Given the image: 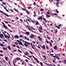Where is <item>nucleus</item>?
I'll list each match as a JSON object with an SVG mask.
<instances>
[{
	"mask_svg": "<svg viewBox=\"0 0 66 66\" xmlns=\"http://www.w3.org/2000/svg\"><path fill=\"white\" fill-rule=\"evenodd\" d=\"M0 56H3V54H0Z\"/></svg>",
	"mask_w": 66,
	"mask_h": 66,
	"instance_id": "nucleus-60",
	"label": "nucleus"
},
{
	"mask_svg": "<svg viewBox=\"0 0 66 66\" xmlns=\"http://www.w3.org/2000/svg\"><path fill=\"white\" fill-rule=\"evenodd\" d=\"M8 48L9 50H11V48H10V46H8Z\"/></svg>",
	"mask_w": 66,
	"mask_h": 66,
	"instance_id": "nucleus-17",
	"label": "nucleus"
},
{
	"mask_svg": "<svg viewBox=\"0 0 66 66\" xmlns=\"http://www.w3.org/2000/svg\"><path fill=\"white\" fill-rule=\"evenodd\" d=\"M40 11H44V9H41L40 10Z\"/></svg>",
	"mask_w": 66,
	"mask_h": 66,
	"instance_id": "nucleus-28",
	"label": "nucleus"
},
{
	"mask_svg": "<svg viewBox=\"0 0 66 66\" xmlns=\"http://www.w3.org/2000/svg\"><path fill=\"white\" fill-rule=\"evenodd\" d=\"M22 10H23V11H26V10L24 9H22Z\"/></svg>",
	"mask_w": 66,
	"mask_h": 66,
	"instance_id": "nucleus-62",
	"label": "nucleus"
},
{
	"mask_svg": "<svg viewBox=\"0 0 66 66\" xmlns=\"http://www.w3.org/2000/svg\"><path fill=\"white\" fill-rule=\"evenodd\" d=\"M26 12L27 13V14H30V13H29V11H27V10H26Z\"/></svg>",
	"mask_w": 66,
	"mask_h": 66,
	"instance_id": "nucleus-13",
	"label": "nucleus"
},
{
	"mask_svg": "<svg viewBox=\"0 0 66 66\" xmlns=\"http://www.w3.org/2000/svg\"><path fill=\"white\" fill-rule=\"evenodd\" d=\"M24 45L26 47H27V46H28V45H27L26 43L24 44Z\"/></svg>",
	"mask_w": 66,
	"mask_h": 66,
	"instance_id": "nucleus-11",
	"label": "nucleus"
},
{
	"mask_svg": "<svg viewBox=\"0 0 66 66\" xmlns=\"http://www.w3.org/2000/svg\"><path fill=\"white\" fill-rule=\"evenodd\" d=\"M20 41H19V40H17V42H19Z\"/></svg>",
	"mask_w": 66,
	"mask_h": 66,
	"instance_id": "nucleus-54",
	"label": "nucleus"
},
{
	"mask_svg": "<svg viewBox=\"0 0 66 66\" xmlns=\"http://www.w3.org/2000/svg\"><path fill=\"white\" fill-rule=\"evenodd\" d=\"M50 44L51 47H52V43H51L50 42Z\"/></svg>",
	"mask_w": 66,
	"mask_h": 66,
	"instance_id": "nucleus-16",
	"label": "nucleus"
},
{
	"mask_svg": "<svg viewBox=\"0 0 66 66\" xmlns=\"http://www.w3.org/2000/svg\"><path fill=\"white\" fill-rule=\"evenodd\" d=\"M56 61V60H53V62H54V63H55V61Z\"/></svg>",
	"mask_w": 66,
	"mask_h": 66,
	"instance_id": "nucleus-22",
	"label": "nucleus"
},
{
	"mask_svg": "<svg viewBox=\"0 0 66 66\" xmlns=\"http://www.w3.org/2000/svg\"><path fill=\"white\" fill-rule=\"evenodd\" d=\"M43 57H45V59H46V56H45V55H44L43 56Z\"/></svg>",
	"mask_w": 66,
	"mask_h": 66,
	"instance_id": "nucleus-53",
	"label": "nucleus"
},
{
	"mask_svg": "<svg viewBox=\"0 0 66 66\" xmlns=\"http://www.w3.org/2000/svg\"><path fill=\"white\" fill-rule=\"evenodd\" d=\"M27 44L28 45H30V43H29V42L27 43Z\"/></svg>",
	"mask_w": 66,
	"mask_h": 66,
	"instance_id": "nucleus-39",
	"label": "nucleus"
},
{
	"mask_svg": "<svg viewBox=\"0 0 66 66\" xmlns=\"http://www.w3.org/2000/svg\"><path fill=\"white\" fill-rule=\"evenodd\" d=\"M7 37L8 38V39H9V38H10V36H8Z\"/></svg>",
	"mask_w": 66,
	"mask_h": 66,
	"instance_id": "nucleus-49",
	"label": "nucleus"
},
{
	"mask_svg": "<svg viewBox=\"0 0 66 66\" xmlns=\"http://www.w3.org/2000/svg\"><path fill=\"white\" fill-rule=\"evenodd\" d=\"M36 23L35 24H36V25H37L38 24H39V23H38V21H36Z\"/></svg>",
	"mask_w": 66,
	"mask_h": 66,
	"instance_id": "nucleus-5",
	"label": "nucleus"
},
{
	"mask_svg": "<svg viewBox=\"0 0 66 66\" xmlns=\"http://www.w3.org/2000/svg\"><path fill=\"white\" fill-rule=\"evenodd\" d=\"M20 37H22V35H20Z\"/></svg>",
	"mask_w": 66,
	"mask_h": 66,
	"instance_id": "nucleus-45",
	"label": "nucleus"
},
{
	"mask_svg": "<svg viewBox=\"0 0 66 66\" xmlns=\"http://www.w3.org/2000/svg\"><path fill=\"white\" fill-rule=\"evenodd\" d=\"M54 14L56 16H57V15H58L56 13H54Z\"/></svg>",
	"mask_w": 66,
	"mask_h": 66,
	"instance_id": "nucleus-25",
	"label": "nucleus"
},
{
	"mask_svg": "<svg viewBox=\"0 0 66 66\" xmlns=\"http://www.w3.org/2000/svg\"><path fill=\"white\" fill-rule=\"evenodd\" d=\"M52 57H56V56H52Z\"/></svg>",
	"mask_w": 66,
	"mask_h": 66,
	"instance_id": "nucleus-44",
	"label": "nucleus"
},
{
	"mask_svg": "<svg viewBox=\"0 0 66 66\" xmlns=\"http://www.w3.org/2000/svg\"><path fill=\"white\" fill-rule=\"evenodd\" d=\"M3 27L5 28V29H7V27L6 26L4 25L3 26Z\"/></svg>",
	"mask_w": 66,
	"mask_h": 66,
	"instance_id": "nucleus-12",
	"label": "nucleus"
},
{
	"mask_svg": "<svg viewBox=\"0 0 66 66\" xmlns=\"http://www.w3.org/2000/svg\"><path fill=\"white\" fill-rule=\"evenodd\" d=\"M40 19H41V20H42L43 19V17H42V16H41L40 17H39Z\"/></svg>",
	"mask_w": 66,
	"mask_h": 66,
	"instance_id": "nucleus-15",
	"label": "nucleus"
},
{
	"mask_svg": "<svg viewBox=\"0 0 66 66\" xmlns=\"http://www.w3.org/2000/svg\"><path fill=\"white\" fill-rule=\"evenodd\" d=\"M5 42H6L7 41H6V40L5 39L3 40Z\"/></svg>",
	"mask_w": 66,
	"mask_h": 66,
	"instance_id": "nucleus-47",
	"label": "nucleus"
},
{
	"mask_svg": "<svg viewBox=\"0 0 66 66\" xmlns=\"http://www.w3.org/2000/svg\"><path fill=\"white\" fill-rule=\"evenodd\" d=\"M39 30L40 32V33H42V31H40V29H39Z\"/></svg>",
	"mask_w": 66,
	"mask_h": 66,
	"instance_id": "nucleus-46",
	"label": "nucleus"
},
{
	"mask_svg": "<svg viewBox=\"0 0 66 66\" xmlns=\"http://www.w3.org/2000/svg\"><path fill=\"white\" fill-rule=\"evenodd\" d=\"M43 49H45V45H44L43 46Z\"/></svg>",
	"mask_w": 66,
	"mask_h": 66,
	"instance_id": "nucleus-8",
	"label": "nucleus"
},
{
	"mask_svg": "<svg viewBox=\"0 0 66 66\" xmlns=\"http://www.w3.org/2000/svg\"><path fill=\"white\" fill-rule=\"evenodd\" d=\"M4 36L5 37V38H7V37L8 36H7V35H4Z\"/></svg>",
	"mask_w": 66,
	"mask_h": 66,
	"instance_id": "nucleus-14",
	"label": "nucleus"
},
{
	"mask_svg": "<svg viewBox=\"0 0 66 66\" xmlns=\"http://www.w3.org/2000/svg\"><path fill=\"white\" fill-rule=\"evenodd\" d=\"M32 43H34V44H35V42L33 41Z\"/></svg>",
	"mask_w": 66,
	"mask_h": 66,
	"instance_id": "nucleus-42",
	"label": "nucleus"
},
{
	"mask_svg": "<svg viewBox=\"0 0 66 66\" xmlns=\"http://www.w3.org/2000/svg\"><path fill=\"white\" fill-rule=\"evenodd\" d=\"M5 59L6 61H7V57H6L5 58Z\"/></svg>",
	"mask_w": 66,
	"mask_h": 66,
	"instance_id": "nucleus-20",
	"label": "nucleus"
},
{
	"mask_svg": "<svg viewBox=\"0 0 66 66\" xmlns=\"http://www.w3.org/2000/svg\"><path fill=\"white\" fill-rule=\"evenodd\" d=\"M61 26H62V25L61 24H60L58 26V27H61Z\"/></svg>",
	"mask_w": 66,
	"mask_h": 66,
	"instance_id": "nucleus-26",
	"label": "nucleus"
},
{
	"mask_svg": "<svg viewBox=\"0 0 66 66\" xmlns=\"http://www.w3.org/2000/svg\"><path fill=\"white\" fill-rule=\"evenodd\" d=\"M64 62L65 63H66V60H64Z\"/></svg>",
	"mask_w": 66,
	"mask_h": 66,
	"instance_id": "nucleus-63",
	"label": "nucleus"
},
{
	"mask_svg": "<svg viewBox=\"0 0 66 66\" xmlns=\"http://www.w3.org/2000/svg\"><path fill=\"white\" fill-rule=\"evenodd\" d=\"M37 63H39V61H38V60H37Z\"/></svg>",
	"mask_w": 66,
	"mask_h": 66,
	"instance_id": "nucleus-35",
	"label": "nucleus"
},
{
	"mask_svg": "<svg viewBox=\"0 0 66 66\" xmlns=\"http://www.w3.org/2000/svg\"><path fill=\"white\" fill-rule=\"evenodd\" d=\"M31 8V7H29L28 8V9H30Z\"/></svg>",
	"mask_w": 66,
	"mask_h": 66,
	"instance_id": "nucleus-56",
	"label": "nucleus"
},
{
	"mask_svg": "<svg viewBox=\"0 0 66 66\" xmlns=\"http://www.w3.org/2000/svg\"><path fill=\"white\" fill-rule=\"evenodd\" d=\"M0 45H1V47H3V45L2 44H0Z\"/></svg>",
	"mask_w": 66,
	"mask_h": 66,
	"instance_id": "nucleus-24",
	"label": "nucleus"
},
{
	"mask_svg": "<svg viewBox=\"0 0 66 66\" xmlns=\"http://www.w3.org/2000/svg\"><path fill=\"white\" fill-rule=\"evenodd\" d=\"M40 26L41 27H40L39 28H40V29L41 30H42V27L41 26Z\"/></svg>",
	"mask_w": 66,
	"mask_h": 66,
	"instance_id": "nucleus-32",
	"label": "nucleus"
},
{
	"mask_svg": "<svg viewBox=\"0 0 66 66\" xmlns=\"http://www.w3.org/2000/svg\"><path fill=\"white\" fill-rule=\"evenodd\" d=\"M3 4L5 5V3H3Z\"/></svg>",
	"mask_w": 66,
	"mask_h": 66,
	"instance_id": "nucleus-61",
	"label": "nucleus"
},
{
	"mask_svg": "<svg viewBox=\"0 0 66 66\" xmlns=\"http://www.w3.org/2000/svg\"><path fill=\"white\" fill-rule=\"evenodd\" d=\"M2 24H3L4 26H5V24L4 23L2 22Z\"/></svg>",
	"mask_w": 66,
	"mask_h": 66,
	"instance_id": "nucleus-55",
	"label": "nucleus"
},
{
	"mask_svg": "<svg viewBox=\"0 0 66 66\" xmlns=\"http://www.w3.org/2000/svg\"><path fill=\"white\" fill-rule=\"evenodd\" d=\"M47 39H49V40L50 39V38L49 37H47Z\"/></svg>",
	"mask_w": 66,
	"mask_h": 66,
	"instance_id": "nucleus-21",
	"label": "nucleus"
},
{
	"mask_svg": "<svg viewBox=\"0 0 66 66\" xmlns=\"http://www.w3.org/2000/svg\"><path fill=\"white\" fill-rule=\"evenodd\" d=\"M38 38H39L40 39V40H42V39H41V38L40 37V36H38Z\"/></svg>",
	"mask_w": 66,
	"mask_h": 66,
	"instance_id": "nucleus-10",
	"label": "nucleus"
},
{
	"mask_svg": "<svg viewBox=\"0 0 66 66\" xmlns=\"http://www.w3.org/2000/svg\"><path fill=\"white\" fill-rule=\"evenodd\" d=\"M56 12L57 13H59V11H56Z\"/></svg>",
	"mask_w": 66,
	"mask_h": 66,
	"instance_id": "nucleus-59",
	"label": "nucleus"
},
{
	"mask_svg": "<svg viewBox=\"0 0 66 66\" xmlns=\"http://www.w3.org/2000/svg\"><path fill=\"white\" fill-rule=\"evenodd\" d=\"M4 22H5V23H8V22H7L6 21H4Z\"/></svg>",
	"mask_w": 66,
	"mask_h": 66,
	"instance_id": "nucleus-31",
	"label": "nucleus"
},
{
	"mask_svg": "<svg viewBox=\"0 0 66 66\" xmlns=\"http://www.w3.org/2000/svg\"><path fill=\"white\" fill-rule=\"evenodd\" d=\"M24 54L26 55H27L28 54H26V53H24Z\"/></svg>",
	"mask_w": 66,
	"mask_h": 66,
	"instance_id": "nucleus-52",
	"label": "nucleus"
},
{
	"mask_svg": "<svg viewBox=\"0 0 66 66\" xmlns=\"http://www.w3.org/2000/svg\"><path fill=\"white\" fill-rule=\"evenodd\" d=\"M13 47H16V45L15 44L13 45Z\"/></svg>",
	"mask_w": 66,
	"mask_h": 66,
	"instance_id": "nucleus-37",
	"label": "nucleus"
},
{
	"mask_svg": "<svg viewBox=\"0 0 66 66\" xmlns=\"http://www.w3.org/2000/svg\"><path fill=\"white\" fill-rule=\"evenodd\" d=\"M56 1H57L58 2H59V3L60 2L59 1V0H56Z\"/></svg>",
	"mask_w": 66,
	"mask_h": 66,
	"instance_id": "nucleus-30",
	"label": "nucleus"
},
{
	"mask_svg": "<svg viewBox=\"0 0 66 66\" xmlns=\"http://www.w3.org/2000/svg\"><path fill=\"white\" fill-rule=\"evenodd\" d=\"M37 47L38 48H39V49H40V47H39V46H37Z\"/></svg>",
	"mask_w": 66,
	"mask_h": 66,
	"instance_id": "nucleus-41",
	"label": "nucleus"
},
{
	"mask_svg": "<svg viewBox=\"0 0 66 66\" xmlns=\"http://www.w3.org/2000/svg\"><path fill=\"white\" fill-rule=\"evenodd\" d=\"M40 64L41 66H43V63H42V62H40Z\"/></svg>",
	"mask_w": 66,
	"mask_h": 66,
	"instance_id": "nucleus-18",
	"label": "nucleus"
},
{
	"mask_svg": "<svg viewBox=\"0 0 66 66\" xmlns=\"http://www.w3.org/2000/svg\"><path fill=\"white\" fill-rule=\"evenodd\" d=\"M34 59H35V60H36V61H37V60H38V59H37V58H35Z\"/></svg>",
	"mask_w": 66,
	"mask_h": 66,
	"instance_id": "nucleus-34",
	"label": "nucleus"
},
{
	"mask_svg": "<svg viewBox=\"0 0 66 66\" xmlns=\"http://www.w3.org/2000/svg\"><path fill=\"white\" fill-rule=\"evenodd\" d=\"M43 19H44V21H45V20H46V19H45V18H43Z\"/></svg>",
	"mask_w": 66,
	"mask_h": 66,
	"instance_id": "nucleus-27",
	"label": "nucleus"
},
{
	"mask_svg": "<svg viewBox=\"0 0 66 66\" xmlns=\"http://www.w3.org/2000/svg\"><path fill=\"white\" fill-rule=\"evenodd\" d=\"M56 57L57 58V59H58V60L60 59V58L58 56H56Z\"/></svg>",
	"mask_w": 66,
	"mask_h": 66,
	"instance_id": "nucleus-19",
	"label": "nucleus"
},
{
	"mask_svg": "<svg viewBox=\"0 0 66 66\" xmlns=\"http://www.w3.org/2000/svg\"><path fill=\"white\" fill-rule=\"evenodd\" d=\"M18 51L19 52H20V53H21V51H20V50L19 49L18 50Z\"/></svg>",
	"mask_w": 66,
	"mask_h": 66,
	"instance_id": "nucleus-23",
	"label": "nucleus"
},
{
	"mask_svg": "<svg viewBox=\"0 0 66 66\" xmlns=\"http://www.w3.org/2000/svg\"><path fill=\"white\" fill-rule=\"evenodd\" d=\"M14 44H15L16 45H18V43H16V42H14Z\"/></svg>",
	"mask_w": 66,
	"mask_h": 66,
	"instance_id": "nucleus-33",
	"label": "nucleus"
},
{
	"mask_svg": "<svg viewBox=\"0 0 66 66\" xmlns=\"http://www.w3.org/2000/svg\"><path fill=\"white\" fill-rule=\"evenodd\" d=\"M18 43L19 44V45H21L22 46L24 47V45L22 44V43L21 42V41H20L19 43Z\"/></svg>",
	"mask_w": 66,
	"mask_h": 66,
	"instance_id": "nucleus-3",
	"label": "nucleus"
},
{
	"mask_svg": "<svg viewBox=\"0 0 66 66\" xmlns=\"http://www.w3.org/2000/svg\"><path fill=\"white\" fill-rule=\"evenodd\" d=\"M26 61V62H28V61H28V60H25Z\"/></svg>",
	"mask_w": 66,
	"mask_h": 66,
	"instance_id": "nucleus-58",
	"label": "nucleus"
},
{
	"mask_svg": "<svg viewBox=\"0 0 66 66\" xmlns=\"http://www.w3.org/2000/svg\"><path fill=\"white\" fill-rule=\"evenodd\" d=\"M24 38H25V39H27V37L26 36H25Z\"/></svg>",
	"mask_w": 66,
	"mask_h": 66,
	"instance_id": "nucleus-43",
	"label": "nucleus"
},
{
	"mask_svg": "<svg viewBox=\"0 0 66 66\" xmlns=\"http://www.w3.org/2000/svg\"><path fill=\"white\" fill-rule=\"evenodd\" d=\"M53 54H50V55L51 56H52V55H53Z\"/></svg>",
	"mask_w": 66,
	"mask_h": 66,
	"instance_id": "nucleus-64",
	"label": "nucleus"
},
{
	"mask_svg": "<svg viewBox=\"0 0 66 66\" xmlns=\"http://www.w3.org/2000/svg\"><path fill=\"white\" fill-rule=\"evenodd\" d=\"M54 49H55V50H56V49H57V46H56L55 45V47H54Z\"/></svg>",
	"mask_w": 66,
	"mask_h": 66,
	"instance_id": "nucleus-7",
	"label": "nucleus"
},
{
	"mask_svg": "<svg viewBox=\"0 0 66 66\" xmlns=\"http://www.w3.org/2000/svg\"><path fill=\"white\" fill-rule=\"evenodd\" d=\"M15 11H16V12H18V11L17 10H15Z\"/></svg>",
	"mask_w": 66,
	"mask_h": 66,
	"instance_id": "nucleus-51",
	"label": "nucleus"
},
{
	"mask_svg": "<svg viewBox=\"0 0 66 66\" xmlns=\"http://www.w3.org/2000/svg\"><path fill=\"white\" fill-rule=\"evenodd\" d=\"M46 16L47 17H50V16H51V15H49L48 14H46Z\"/></svg>",
	"mask_w": 66,
	"mask_h": 66,
	"instance_id": "nucleus-9",
	"label": "nucleus"
},
{
	"mask_svg": "<svg viewBox=\"0 0 66 66\" xmlns=\"http://www.w3.org/2000/svg\"><path fill=\"white\" fill-rule=\"evenodd\" d=\"M0 35H1V36H2L3 35V34H0Z\"/></svg>",
	"mask_w": 66,
	"mask_h": 66,
	"instance_id": "nucleus-29",
	"label": "nucleus"
},
{
	"mask_svg": "<svg viewBox=\"0 0 66 66\" xmlns=\"http://www.w3.org/2000/svg\"><path fill=\"white\" fill-rule=\"evenodd\" d=\"M31 35L30 36V37L31 38H32H32H33V37H34V38H35V37L34 36V35L33 34H31Z\"/></svg>",
	"mask_w": 66,
	"mask_h": 66,
	"instance_id": "nucleus-2",
	"label": "nucleus"
},
{
	"mask_svg": "<svg viewBox=\"0 0 66 66\" xmlns=\"http://www.w3.org/2000/svg\"><path fill=\"white\" fill-rule=\"evenodd\" d=\"M34 4L35 5H35L36 4V3H35V2H34Z\"/></svg>",
	"mask_w": 66,
	"mask_h": 66,
	"instance_id": "nucleus-36",
	"label": "nucleus"
},
{
	"mask_svg": "<svg viewBox=\"0 0 66 66\" xmlns=\"http://www.w3.org/2000/svg\"><path fill=\"white\" fill-rule=\"evenodd\" d=\"M57 30H56V31H55V33H57Z\"/></svg>",
	"mask_w": 66,
	"mask_h": 66,
	"instance_id": "nucleus-48",
	"label": "nucleus"
},
{
	"mask_svg": "<svg viewBox=\"0 0 66 66\" xmlns=\"http://www.w3.org/2000/svg\"><path fill=\"white\" fill-rule=\"evenodd\" d=\"M46 48L47 49H48V46H46Z\"/></svg>",
	"mask_w": 66,
	"mask_h": 66,
	"instance_id": "nucleus-57",
	"label": "nucleus"
},
{
	"mask_svg": "<svg viewBox=\"0 0 66 66\" xmlns=\"http://www.w3.org/2000/svg\"><path fill=\"white\" fill-rule=\"evenodd\" d=\"M6 11H7V12H9V10H8L6 9Z\"/></svg>",
	"mask_w": 66,
	"mask_h": 66,
	"instance_id": "nucleus-38",
	"label": "nucleus"
},
{
	"mask_svg": "<svg viewBox=\"0 0 66 66\" xmlns=\"http://www.w3.org/2000/svg\"><path fill=\"white\" fill-rule=\"evenodd\" d=\"M14 37L15 38H17L19 39V37L20 38V37H19V36H18L17 35H16V36H15Z\"/></svg>",
	"mask_w": 66,
	"mask_h": 66,
	"instance_id": "nucleus-4",
	"label": "nucleus"
},
{
	"mask_svg": "<svg viewBox=\"0 0 66 66\" xmlns=\"http://www.w3.org/2000/svg\"><path fill=\"white\" fill-rule=\"evenodd\" d=\"M0 12L1 13H3L4 14V15H6V16H7V17H9V16L6 13H5L3 11H2L1 10H0Z\"/></svg>",
	"mask_w": 66,
	"mask_h": 66,
	"instance_id": "nucleus-1",
	"label": "nucleus"
},
{
	"mask_svg": "<svg viewBox=\"0 0 66 66\" xmlns=\"http://www.w3.org/2000/svg\"><path fill=\"white\" fill-rule=\"evenodd\" d=\"M26 34H27V35H29L30 34V32H26Z\"/></svg>",
	"mask_w": 66,
	"mask_h": 66,
	"instance_id": "nucleus-6",
	"label": "nucleus"
},
{
	"mask_svg": "<svg viewBox=\"0 0 66 66\" xmlns=\"http://www.w3.org/2000/svg\"><path fill=\"white\" fill-rule=\"evenodd\" d=\"M47 13L48 14H50V12H47Z\"/></svg>",
	"mask_w": 66,
	"mask_h": 66,
	"instance_id": "nucleus-50",
	"label": "nucleus"
},
{
	"mask_svg": "<svg viewBox=\"0 0 66 66\" xmlns=\"http://www.w3.org/2000/svg\"><path fill=\"white\" fill-rule=\"evenodd\" d=\"M20 58H17L16 59V60H20Z\"/></svg>",
	"mask_w": 66,
	"mask_h": 66,
	"instance_id": "nucleus-40",
	"label": "nucleus"
}]
</instances>
